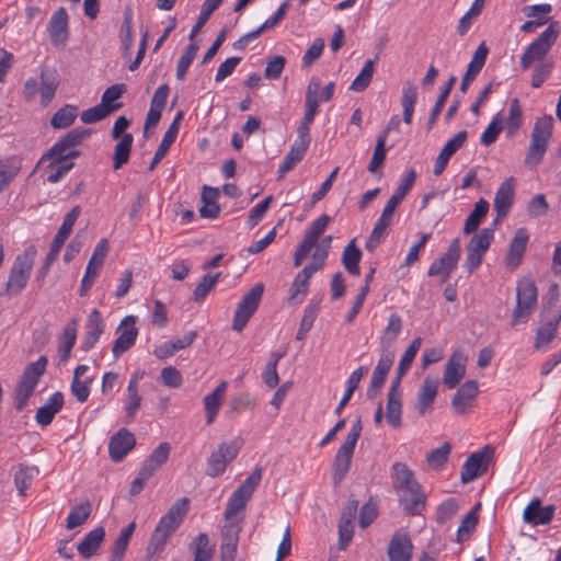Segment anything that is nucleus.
<instances>
[{
  "label": "nucleus",
  "mask_w": 561,
  "mask_h": 561,
  "mask_svg": "<svg viewBox=\"0 0 561 561\" xmlns=\"http://www.w3.org/2000/svg\"><path fill=\"white\" fill-rule=\"evenodd\" d=\"M190 510L187 497L179 499L158 522L147 547L146 561H152L180 528Z\"/></svg>",
  "instance_id": "f257e3e1"
},
{
  "label": "nucleus",
  "mask_w": 561,
  "mask_h": 561,
  "mask_svg": "<svg viewBox=\"0 0 561 561\" xmlns=\"http://www.w3.org/2000/svg\"><path fill=\"white\" fill-rule=\"evenodd\" d=\"M36 255V248L31 245L26 248L22 254L15 257L5 284V295L14 297L22 293L31 276Z\"/></svg>",
  "instance_id": "f03ea898"
},
{
  "label": "nucleus",
  "mask_w": 561,
  "mask_h": 561,
  "mask_svg": "<svg viewBox=\"0 0 561 561\" xmlns=\"http://www.w3.org/2000/svg\"><path fill=\"white\" fill-rule=\"evenodd\" d=\"M560 34L558 22H552L533 43H530L520 56V68L528 70L534 64L545 61Z\"/></svg>",
  "instance_id": "7ed1b4c3"
},
{
  "label": "nucleus",
  "mask_w": 561,
  "mask_h": 561,
  "mask_svg": "<svg viewBox=\"0 0 561 561\" xmlns=\"http://www.w3.org/2000/svg\"><path fill=\"white\" fill-rule=\"evenodd\" d=\"M553 118L546 115L538 118L530 134V144L527 149L525 164L536 167L540 163L547 151L549 139L552 135Z\"/></svg>",
  "instance_id": "20e7f679"
},
{
  "label": "nucleus",
  "mask_w": 561,
  "mask_h": 561,
  "mask_svg": "<svg viewBox=\"0 0 561 561\" xmlns=\"http://www.w3.org/2000/svg\"><path fill=\"white\" fill-rule=\"evenodd\" d=\"M47 366L46 356H41L36 362L28 364L21 376L15 388L14 407L18 411L24 410L30 397L33 394L41 377Z\"/></svg>",
  "instance_id": "39448f33"
},
{
  "label": "nucleus",
  "mask_w": 561,
  "mask_h": 561,
  "mask_svg": "<svg viewBox=\"0 0 561 561\" xmlns=\"http://www.w3.org/2000/svg\"><path fill=\"white\" fill-rule=\"evenodd\" d=\"M537 287L529 278H522L516 287V306L513 310L511 325L526 323L537 305Z\"/></svg>",
  "instance_id": "423d86ee"
},
{
  "label": "nucleus",
  "mask_w": 561,
  "mask_h": 561,
  "mask_svg": "<svg viewBox=\"0 0 561 561\" xmlns=\"http://www.w3.org/2000/svg\"><path fill=\"white\" fill-rule=\"evenodd\" d=\"M244 444L243 438L236 437L231 442H222L207 458L206 474L211 478L221 476L227 467L237 458Z\"/></svg>",
  "instance_id": "0eeeda50"
},
{
  "label": "nucleus",
  "mask_w": 561,
  "mask_h": 561,
  "mask_svg": "<svg viewBox=\"0 0 561 561\" xmlns=\"http://www.w3.org/2000/svg\"><path fill=\"white\" fill-rule=\"evenodd\" d=\"M264 293V284L252 286L241 298L237 306L231 329L241 332L257 310Z\"/></svg>",
  "instance_id": "6e6552de"
},
{
  "label": "nucleus",
  "mask_w": 561,
  "mask_h": 561,
  "mask_svg": "<svg viewBox=\"0 0 561 561\" xmlns=\"http://www.w3.org/2000/svg\"><path fill=\"white\" fill-rule=\"evenodd\" d=\"M494 238L493 228H483L473 234L466 247L465 267L468 273H473L482 263L483 256L489 250Z\"/></svg>",
  "instance_id": "1a4fd4ad"
},
{
  "label": "nucleus",
  "mask_w": 561,
  "mask_h": 561,
  "mask_svg": "<svg viewBox=\"0 0 561 561\" xmlns=\"http://www.w3.org/2000/svg\"><path fill=\"white\" fill-rule=\"evenodd\" d=\"M81 208L80 206H75L65 216L64 221L57 231L51 244L49 252L45 259L43 267L41 270V276H45L50 267V265L56 261L61 248L64 247L66 240L70 236L73 225L80 216Z\"/></svg>",
  "instance_id": "9d476101"
},
{
  "label": "nucleus",
  "mask_w": 561,
  "mask_h": 561,
  "mask_svg": "<svg viewBox=\"0 0 561 561\" xmlns=\"http://www.w3.org/2000/svg\"><path fill=\"white\" fill-rule=\"evenodd\" d=\"M494 449L485 446L480 451L471 454L461 468L460 479L462 483H468L484 474L488 470V463Z\"/></svg>",
  "instance_id": "9b49d317"
},
{
  "label": "nucleus",
  "mask_w": 561,
  "mask_h": 561,
  "mask_svg": "<svg viewBox=\"0 0 561 561\" xmlns=\"http://www.w3.org/2000/svg\"><path fill=\"white\" fill-rule=\"evenodd\" d=\"M460 242L459 239H454L448 247V250L436 261H434L430 268V276H442V283H445L451 272L456 268L460 257Z\"/></svg>",
  "instance_id": "f8f14e48"
},
{
  "label": "nucleus",
  "mask_w": 561,
  "mask_h": 561,
  "mask_svg": "<svg viewBox=\"0 0 561 561\" xmlns=\"http://www.w3.org/2000/svg\"><path fill=\"white\" fill-rule=\"evenodd\" d=\"M136 321L137 318L135 316H127L121 321L117 328L118 336L112 347V353L115 358H118L135 344L138 335Z\"/></svg>",
  "instance_id": "ddd939ff"
},
{
  "label": "nucleus",
  "mask_w": 561,
  "mask_h": 561,
  "mask_svg": "<svg viewBox=\"0 0 561 561\" xmlns=\"http://www.w3.org/2000/svg\"><path fill=\"white\" fill-rule=\"evenodd\" d=\"M69 18L64 7L58 8L51 15L47 31L50 42L56 48H64L69 38Z\"/></svg>",
  "instance_id": "4468645a"
},
{
  "label": "nucleus",
  "mask_w": 561,
  "mask_h": 561,
  "mask_svg": "<svg viewBox=\"0 0 561 561\" xmlns=\"http://www.w3.org/2000/svg\"><path fill=\"white\" fill-rule=\"evenodd\" d=\"M241 529L242 527L239 522H230L222 527L220 545L221 561H234Z\"/></svg>",
  "instance_id": "2eb2a0df"
},
{
  "label": "nucleus",
  "mask_w": 561,
  "mask_h": 561,
  "mask_svg": "<svg viewBox=\"0 0 561 561\" xmlns=\"http://www.w3.org/2000/svg\"><path fill=\"white\" fill-rule=\"evenodd\" d=\"M479 392L478 381L468 380L460 386L451 400V408L458 415H463L474 404Z\"/></svg>",
  "instance_id": "dca6fc26"
},
{
  "label": "nucleus",
  "mask_w": 561,
  "mask_h": 561,
  "mask_svg": "<svg viewBox=\"0 0 561 561\" xmlns=\"http://www.w3.org/2000/svg\"><path fill=\"white\" fill-rule=\"evenodd\" d=\"M136 438L126 428H121L110 439L108 454L113 461L119 462L134 448Z\"/></svg>",
  "instance_id": "f3484780"
},
{
  "label": "nucleus",
  "mask_w": 561,
  "mask_h": 561,
  "mask_svg": "<svg viewBox=\"0 0 561 561\" xmlns=\"http://www.w3.org/2000/svg\"><path fill=\"white\" fill-rule=\"evenodd\" d=\"M397 494L403 510L411 515L420 514L425 507V494L420 483L412 484Z\"/></svg>",
  "instance_id": "a211bd4d"
},
{
  "label": "nucleus",
  "mask_w": 561,
  "mask_h": 561,
  "mask_svg": "<svg viewBox=\"0 0 561 561\" xmlns=\"http://www.w3.org/2000/svg\"><path fill=\"white\" fill-rule=\"evenodd\" d=\"M413 545L408 534L396 531L388 546L389 561H410L412 558Z\"/></svg>",
  "instance_id": "6ab92c4d"
},
{
  "label": "nucleus",
  "mask_w": 561,
  "mask_h": 561,
  "mask_svg": "<svg viewBox=\"0 0 561 561\" xmlns=\"http://www.w3.org/2000/svg\"><path fill=\"white\" fill-rule=\"evenodd\" d=\"M466 362L467 357L459 351L454 352L447 360L443 381L449 389L455 388L463 378Z\"/></svg>",
  "instance_id": "aec40b11"
},
{
  "label": "nucleus",
  "mask_w": 561,
  "mask_h": 561,
  "mask_svg": "<svg viewBox=\"0 0 561 561\" xmlns=\"http://www.w3.org/2000/svg\"><path fill=\"white\" fill-rule=\"evenodd\" d=\"M354 449L355 448L351 446L342 444L335 454L331 468L334 485H339L347 476L351 468Z\"/></svg>",
  "instance_id": "412c9836"
},
{
  "label": "nucleus",
  "mask_w": 561,
  "mask_h": 561,
  "mask_svg": "<svg viewBox=\"0 0 561 561\" xmlns=\"http://www.w3.org/2000/svg\"><path fill=\"white\" fill-rule=\"evenodd\" d=\"M553 514V505L542 507L541 501L536 497L525 507L523 518L527 524H531L534 526L547 525L552 520Z\"/></svg>",
  "instance_id": "4be33fe9"
},
{
  "label": "nucleus",
  "mask_w": 561,
  "mask_h": 561,
  "mask_svg": "<svg viewBox=\"0 0 561 561\" xmlns=\"http://www.w3.org/2000/svg\"><path fill=\"white\" fill-rule=\"evenodd\" d=\"M467 137L468 133L466 130H460L445 144L438 157L436 158L433 169L434 175L438 176L443 173L450 157L463 146Z\"/></svg>",
  "instance_id": "5701e85b"
},
{
  "label": "nucleus",
  "mask_w": 561,
  "mask_h": 561,
  "mask_svg": "<svg viewBox=\"0 0 561 561\" xmlns=\"http://www.w3.org/2000/svg\"><path fill=\"white\" fill-rule=\"evenodd\" d=\"M394 354L392 352L382 353L371 376L370 386L367 390L369 398L376 396V393L382 388L387 375L393 364Z\"/></svg>",
  "instance_id": "b1692460"
},
{
  "label": "nucleus",
  "mask_w": 561,
  "mask_h": 561,
  "mask_svg": "<svg viewBox=\"0 0 561 561\" xmlns=\"http://www.w3.org/2000/svg\"><path fill=\"white\" fill-rule=\"evenodd\" d=\"M41 104L47 106L54 99L59 85V75L55 68H43L39 75Z\"/></svg>",
  "instance_id": "393cba45"
},
{
  "label": "nucleus",
  "mask_w": 561,
  "mask_h": 561,
  "mask_svg": "<svg viewBox=\"0 0 561 561\" xmlns=\"http://www.w3.org/2000/svg\"><path fill=\"white\" fill-rule=\"evenodd\" d=\"M529 234L526 229L519 228L516 230L513 239L510 242L508 252L506 254V265L511 268H516L525 254Z\"/></svg>",
  "instance_id": "a878e982"
},
{
  "label": "nucleus",
  "mask_w": 561,
  "mask_h": 561,
  "mask_svg": "<svg viewBox=\"0 0 561 561\" xmlns=\"http://www.w3.org/2000/svg\"><path fill=\"white\" fill-rule=\"evenodd\" d=\"M488 53L489 48L485 46V43L482 42L476 49L473 57L468 65L467 71L461 80L460 91L462 93H465L468 90L469 84L474 80V78L483 68L488 57Z\"/></svg>",
  "instance_id": "bb28decb"
},
{
  "label": "nucleus",
  "mask_w": 561,
  "mask_h": 561,
  "mask_svg": "<svg viewBox=\"0 0 561 561\" xmlns=\"http://www.w3.org/2000/svg\"><path fill=\"white\" fill-rule=\"evenodd\" d=\"M515 179L511 176L499 186L493 199L495 213L501 211V215H503L504 211L510 213L515 197Z\"/></svg>",
  "instance_id": "cd10ccee"
},
{
  "label": "nucleus",
  "mask_w": 561,
  "mask_h": 561,
  "mask_svg": "<svg viewBox=\"0 0 561 561\" xmlns=\"http://www.w3.org/2000/svg\"><path fill=\"white\" fill-rule=\"evenodd\" d=\"M321 90V80L312 77L307 85L305 101V116L302 124L311 125L319 108V91Z\"/></svg>",
  "instance_id": "c85d7f7f"
},
{
  "label": "nucleus",
  "mask_w": 561,
  "mask_h": 561,
  "mask_svg": "<svg viewBox=\"0 0 561 561\" xmlns=\"http://www.w3.org/2000/svg\"><path fill=\"white\" fill-rule=\"evenodd\" d=\"M64 405V396L61 392L57 391L51 394L46 403L38 408L35 420L42 426L49 425L55 415L61 410Z\"/></svg>",
  "instance_id": "c756f323"
},
{
  "label": "nucleus",
  "mask_w": 561,
  "mask_h": 561,
  "mask_svg": "<svg viewBox=\"0 0 561 561\" xmlns=\"http://www.w3.org/2000/svg\"><path fill=\"white\" fill-rule=\"evenodd\" d=\"M85 328H87V332H85L84 339L81 342V348L83 351H89L99 341V339L104 330V323H103V320L101 318L99 310H96V309L92 310V312L89 316Z\"/></svg>",
  "instance_id": "7c9ffc66"
},
{
  "label": "nucleus",
  "mask_w": 561,
  "mask_h": 561,
  "mask_svg": "<svg viewBox=\"0 0 561 561\" xmlns=\"http://www.w3.org/2000/svg\"><path fill=\"white\" fill-rule=\"evenodd\" d=\"M170 450L171 447L169 443H161L157 448H154L140 468L142 474L151 478L154 472L168 460Z\"/></svg>",
  "instance_id": "2f4dec72"
},
{
  "label": "nucleus",
  "mask_w": 561,
  "mask_h": 561,
  "mask_svg": "<svg viewBox=\"0 0 561 561\" xmlns=\"http://www.w3.org/2000/svg\"><path fill=\"white\" fill-rule=\"evenodd\" d=\"M91 135L88 128H73L65 134L51 148L50 153H62V150L81 145Z\"/></svg>",
  "instance_id": "473e14b6"
},
{
  "label": "nucleus",
  "mask_w": 561,
  "mask_h": 561,
  "mask_svg": "<svg viewBox=\"0 0 561 561\" xmlns=\"http://www.w3.org/2000/svg\"><path fill=\"white\" fill-rule=\"evenodd\" d=\"M89 370V366L79 365L76 367L73 371V377L71 381V392L76 397V399L83 403L88 400L90 396V386L92 383V378L87 377L82 379L83 375Z\"/></svg>",
  "instance_id": "72a5a7b5"
},
{
  "label": "nucleus",
  "mask_w": 561,
  "mask_h": 561,
  "mask_svg": "<svg viewBox=\"0 0 561 561\" xmlns=\"http://www.w3.org/2000/svg\"><path fill=\"white\" fill-rule=\"evenodd\" d=\"M76 340L77 321L73 319L64 328L62 334L59 337L58 356L60 364H66L69 360Z\"/></svg>",
  "instance_id": "f704fd0d"
},
{
  "label": "nucleus",
  "mask_w": 561,
  "mask_h": 561,
  "mask_svg": "<svg viewBox=\"0 0 561 561\" xmlns=\"http://www.w3.org/2000/svg\"><path fill=\"white\" fill-rule=\"evenodd\" d=\"M438 382L435 379L426 377L417 394L415 409L420 415H423L432 407L437 396Z\"/></svg>",
  "instance_id": "c9c22d12"
},
{
  "label": "nucleus",
  "mask_w": 561,
  "mask_h": 561,
  "mask_svg": "<svg viewBox=\"0 0 561 561\" xmlns=\"http://www.w3.org/2000/svg\"><path fill=\"white\" fill-rule=\"evenodd\" d=\"M227 390V381H221L216 389L204 398V407L206 411V423L209 425L214 422L218 414L221 402Z\"/></svg>",
  "instance_id": "e433bc0d"
},
{
  "label": "nucleus",
  "mask_w": 561,
  "mask_h": 561,
  "mask_svg": "<svg viewBox=\"0 0 561 561\" xmlns=\"http://www.w3.org/2000/svg\"><path fill=\"white\" fill-rule=\"evenodd\" d=\"M105 537V530L103 527H96L90 533H88L82 541L78 545V552L83 558H90L92 557L99 547L101 546L102 541Z\"/></svg>",
  "instance_id": "4c0bfd02"
},
{
  "label": "nucleus",
  "mask_w": 561,
  "mask_h": 561,
  "mask_svg": "<svg viewBox=\"0 0 561 561\" xmlns=\"http://www.w3.org/2000/svg\"><path fill=\"white\" fill-rule=\"evenodd\" d=\"M119 39L122 43L123 55L129 58L133 51L134 36H133V13L130 8L124 11V19L119 28Z\"/></svg>",
  "instance_id": "58836bf2"
},
{
  "label": "nucleus",
  "mask_w": 561,
  "mask_h": 561,
  "mask_svg": "<svg viewBox=\"0 0 561 561\" xmlns=\"http://www.w3.org/2000/svg\"><path fill=\"white\" fill-rule=\"evenodd\" d=\"M262 472V468L256 467L231 495L248 503V501L252 497L255 489L259 486L261 482Z\"/></svg>",
  "instance_id": "ea45409f"
},
{
  "label": "nucleus",
  "mask_w": 561,
  "mask_h": 561,
  "mask_svg": "<svg viewBox=\"0 0 561 561\" xmlns=\"http://www.w3.org/2000/svg\"><path fill=\"white\" fill-rule=\"evenodd\" d=\"M416 100H417L416 87L412 82L407 81L402 89L401 105L403 108V122L408 125H410L412 123Z\"/></svg>",
  "instance_id": "a19ab883"
},
{
  "label": "nucleus",
  "mask_w": 561,
  "mask_h": 561,
  "mask_svg": "<svg viewBox=\"0 0 561 561\" xmlns=\"http://www.w3.org/2000/svg\"><path fill=\"white\" fill-rule=\"evenodd\" d=\"M392 479L393 488L397 493L410 488L412 484L419 483L415 480L413 472L403 462H396L392 466Z\"/></svg>",
  "instance_id": "79ce46f5"
},
{
  "label": "nucleus",
  "mask_w": 561,
  "mask_h": 561,
  "mask_svg": "<svg viewBox=\"0 0 561 561\" xmlns=\"http://www.w3.org/2000/svg\"><path fill=\"white\" fill-rule=\"evenodd\" d=\"M561 319V312L554 316V318L548 321L545 325L537 329L535 347L536 350L548 346L556 336L558 325Z\"/></svg>",
  "instance_id": "37998d69"
},
{
  "label": "nucleus",
  "mask_w": 561,
  "mask_h": 561,
  "mask_svg": "<svg viewBox=\"0 0 561 561\" xmlns=\"http://www.w3.org/2000/svg\"><path fill=\"white\" fill-rule=\"evenodd\" d=\"M489 207H490L489 202L485 201L484 198H480L474 204L472 211L469 214V216L467 217V219L465 221V226H463L465 234H470L478 229L481 220L486 216V214L489 211Z\"/></svg>",
  "instance_id": "c03bdc74"
},
{
  "label": "nucleus",
  "mask_w": 561,
  "mask_h": 561,
  "mask_svg": "<svg viewBox=\"0 0 561 561\" xmlns=\"http://www.w3.org/2000/svg\"><path fill=\"white\" fill-rule=\"evenodd\" d=\"M366 370L367 369L362 366V367L357 368L356 370H354L350 375V377L347 379V382H346L345 392H344L341 401L339 402L337 407L334 409V414L335 415H340L342 413L343 409L350 402L353 393L358 388V385H359L363 376L365 375Z\"/></svg>",
  "instance_id": "a18cd8bd"
},
{
  "label": "nucleus",
  "mask_w": 561,
  "mask_h": 561,
  "mask_svg": "<svg viewBox=\"0 0 561 561\" xmlns=\"http://www.w3.org/2000/svg\"><path fill=\"white\" fill-rule=\"evenodd\" d=\"M308 148L300 146L296 142H294L290 147V150L285 156L282 164L278 168V180L283 179L286 173H288L290 170H293L297 163H299Z\"/></svg>",
  "instance_id": "49530a36"
},
{
  "label": "nucleus",
  "mask_w": 561,
  "mask_h": 561,
  "mask_svg": "<svg viewBox=\"0 0 561 561\" xmlns=\"http://www.w3.org/2000/svg\"><path fill=\"white\" fill-rule=\"evenodd\" d=\"M362 259V251L356 247L355 240L353 239L344 249L342 254V263L344 268L352 275L358 276L359 261Z\"/></svg>",
  "instance_id": "de8ad7c7"
},
{
  "label": "nucleus",
  "mask_w": 561,
  "mask_h": 561,
  "mask_svg": "<svg viewBox=\"0 0 561 561\" xmlns=\"http://www.w3.org/2000/svg\"><path fill=\"white\" fill-rule=\"evenodd\" d=\"M133 141L134 137L131 134H124L123 137L118 139V142L114 149V170L121 169L125 163L128 162Z\"/></svg>",
  "instance_id": "09e8293b"
},
{
  "label": "nucleus",
  "mask_w": 561,
  "mask_h": 561,
  "mask_svg": "<svg viewBox=\"0 0 561 561\" xmlns=\"http://www.w3.org/2000/svg\"><path fill=\"white\" fill-rule=\"evenodd\" d=\"M135 528L136 524L131 522L121 530L112 548V561H122Z\"/></svg>",
  "instance_id": "8fccbe9b"
},
{
  "label": "nucleus",
  "mask_w": 561,
  "mask_h": 561,
  "mask_svg": "<svg viewBox=\"0 0 561 561\" xmlns=\"http://www.w3.org/2000/svg\"><path fill=\"white\" fill-rule=\"evenodd\" d=\"M37 474L38 469L36 467L20 466L14 474V484L19 495L25 496L26 490L31 486Z\"/></svg>",
  "instance_id": "3c124183"
},
{
  "label": "nucleus",
  "mask_w": 561,
  "mask_h": 561,
  "mask_svg": "<svg viewBox=\"0 0 561 561\" xmlns=\"http://www.w3.org/2000/svg\"><path fill=\"white\" fill-rule=\"evenodd\" d=\"M199 49V44L197 42L191 41V43L185 47L184 51L182 53L178 66H176V79L182 81L184 80L187 70L195 59L197 51Z\"/></svg>",
  "instance_id": "603ef678"
},
{
  "label": "nucleus",
  "mask_w": 561,
  "mask_h": 561,
  "mask_svg": "<svg viewBox=\"0 0 561 561\" xmlns=\"http://www.w3.org/2000/svg\"><path fill=\"white\" fill-rule=\"evenodd\" d=\"M456 80H457L456 77L451 76L448 79V81L445 83V85L443 87V89L432 108V112H431V115H430V118L427 122L428 129H431L433 127V125L436 123V121L446 103V100L448 99L450 91L453 90V88L456 83Z\"/></svg>",
  "instance_id": "864d4df0"
},
{
  "label": "nucleus",
  "mask_w": 561,
  "mask_h": 561,
  "mask_svg": "<svg viewBox=\"0 0 561 561\" xmlns=\"http://www.w3.org/2000/svg\"><path fill=\"white\" fill-rule=\"evenodd\" d=\"M77 115V106L65 105L53 115L50 125L55 129L67 128L73 124Z\"/></svg>",
  "instance_id": "5fc2aeb1"
},
{
  "label": "nucleus",
  "mask_w": 561,
  "mask_h": 561,
  "mask_svg": "<svg viewBox=\"0 0 561 561\" xmlns=\"http://www.w3.org/2000/svg\"><path fill=\"white\" fill-rule=\"evenodd\" d=\"M194 559L193 561H211L214 548L209 543L208 536L204 533L199 534L191 545Z\"/></svg>",
  "instance_id": "6e6d98bb"
},
{
  "label": "nucleus",
  "mask_w": 561,
  "mask_h": 561,
  "mask_svg": "<svg viewBox=\"0 0 561 561\" xmlns=\"http://www.w3.org/2000/svg\"><path fill=\"white\" fill-rule=\"evenodd\" d=\"M319 311V302L311 301L304 310V316L296 334L298 341H302L311 330Z\"/></svg>",
  "instance_id": "4d7b16f0"
},
{
  "label": "nucleus",
  "mask_w": 561,
  "mask_h": 561,
  "mask_svg": "<svg viewBox=\"0 0 561 561\" xmlns=\"http://www.w3.org/2000/svg\"><path fill=\"white\" fill-rule=\"evenodd\" d=\"M126 91V85L123 83L113 84L108 87L102 94L101 104L104 107L112 108V113L119 110L123 104L118 102V99Z\"/></svg>",
  "instance_id": "13d9d810"
},
{
  "label": "nucleus",
  "mask_w": 561,
  "mask_h": 561,
  "mask_svg": "<svg viewBox=\"0 0 561 561\" xmlns=\"http://www.w3.org/2000/svg\"><path fill=\"white\" fill-rule=\"evenodd\" d=\"M451 445L444 443L440 447L433 449L426 455V463L432 470H440L448 460Z\"/></svg>",
  "instance_id": "bf43d9fd"
},
{
  "label": "nucleus",
  "mask_w": 561,
  "mask_h": 561,
  "mask_svg": "<svg viewBox=\"0 0 561 561\" xmlns=\"http://www.w3.org/2000/svg\"><path fill=\"white\" fill-rule=\"evenodd\" d=\"M374 65H375V60H373V59H368L365 61L362 70L359 71L357 77L352 82L350 90L355 91V92H363L364 90H366L368 88V85L373 79L374 71H375Z\"/></svg>",
  "instance_id": "052dcab7"
},
{
  "label": "nucleus",
  "mask_w": 561,
  "mask_h": 561,
  "mask_svg": "<svg viewBox=\"0 0 561 561\" xmlns=\"http://www.w3.org/2000/svg\"><path fill=\"white\" fill-rule=\"evenodd\" d=\"M21 170V163L15 159L0 161V193L5 190L10 182Z\"/></svg>",
  "instance_id": "680f3d73"
},
{
  "label": "nucleus",
  "mask_w": 561,
  "mask_h": 561,
  "mask_svg": "<svg viewBox=\"0 0 561 561\" xmlns=\"http://www.w3.org/2000/svg\"><path fill=\"white\" fill-rule=\"evenodd\" d=\"M222 0H205L202 4L199 15L197 18V22L193 26L191 34H190V41H192L195 35L199 32V30L205 25V23L208 21L210 15L218 9V7L221 4Z\"/></svg>",
  "instance_id": "e2e57ef3"
},
{
  "label": "nucleus",
  "mask_w": 561,
  "mask_h": 561,
  "mask_svg": "<svg viewBox=\"0 0 561 561\" xmlns=\"http://www.w3.org/2000/svg\"><path fill=\"white\" fill-rule=\"evenodd\" d=\"M479 508L480 504H477V506L472 511H470L461 520V524L457 530V540L459 542L468 539L476 529L478 524L477 510Z\"/></svg>",
  "instance_id": "0e129e2a"
},
{
  "label": "nucleus",
  "mask_w": 561,
  "mask_h": 561,
  "mask_svg": "<svg viewBox=\"0 0 561 561\" xmlns=\"http://www.w3.org/2000/svg\"><path fill=\"white\" fill-rule=\"evenodd\" d=\"M401 397L388 396L386 407V417L388 423L393 427L398 428L401 425Z\"/></svg>",
  "instance_id": "69168bd1"
},
{
  "label": "nucleus",
  "mask_w": 561,
  "mask_h": 561,
  "mask_svg": "<svg viewBox=\"0 0 561 561\" xmlns=\"http://www.w3.org/2000/svg\"><path fill=\"white\" fill-rule=\"evenodd\" d=\"M523 124V112L518 99H513L510 104L506 128L510 135H514Z\"/></svg>",
  "instance_id": "338daca9"
},
{
  "label": "nucleus",
  "mask_w": 561,
  "mask_h": 561,
  "mask_svg": "<svg viewBox=\"0 0 561 561\" xmlns=\"http://www.w3.org/2000/svg\"><path fill=\"white\" fill-rule=\"evenodd\" d=\"M91 513V506L90 503H81L80 505L76 506L71 510L67 517V528L73 529L76 527L81 526L90 516Z\"/></svg>",
  "instance_id": "774afa93"
}]
</instances>
